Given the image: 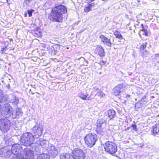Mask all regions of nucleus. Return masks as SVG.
<instances>
[{"instance_id":"a19ab883","label":"nucleus","mask_w":159,"mask_h":159,"mask_svg":"<svg viewBox=\"0 0 159 159\" xmlns=\"http://www.w3.org/2000/svg\"><path fill=\"white\" fill-rule=\"evenodd\" d=\"M130 97V95H126V97L127 98H128V97Z\"/></svg>"},{"instance_id":"20e7f679","label":"nucleus","mask_w":159,"mask_h":159,"mask_svg":"<svg viewBox=\"0 0 159 159\" xmlns=\"http://www.w3.org/2000/svg\"><path fill=\"white\" fill-rule=\"evenodd\" d=\"M34 140V136L30 132L25 133L22 135L20 139L21 143L25 146H32Z\"/></svg>"},{"instance_id":"79ce46f5","label":"nucleus","mask_w":159,"mask_h":159,"mask_svg":"<svg viewBox=\"0 0 159 159\" xmlns=\"http://www.w3.org/2000/svg\"><path fill=\"white\" fill-rule=\"evenodd\" d=\"M31 94H34V93H31Z\"/></svg>"},{"instance_id":"cd10ccee","label":"nucleus","mask_w":159,"mask_h":159,"mask_svg":"<svg viewBox=\"0 0 159 159\" xmlns=\"http://www.w3.org/2000/svg\"><path fill=\"white\" fill-rule=\"evenodd\" d=\"M3 97V92L2 90L0 89V103L1 102Z\"/></svg>"},{"instance_id":"9d476101","label":"nucleus","mask_w":159,"mask_h":159,"mask_svg":"<svg viewBox=\"0 0 159 159\" xmlns=\"http://www.w3.org/2000/svg\"><path fill=\"white\" fill-rule=\"evenodd\" d=\"M48 153L51 157H55L58 155V151L57 148L53 145H48Z\"/></svg>"},{"instance_id":"7c9ffc66","label":"nucleus","mask_w":159,"mask_h":159,"mask_svg":"<svg viewBox=\"0 0 159 159\" xmlns=\"http://www.w3.org/2000/svg\"><path fill=\"white\" fill-rule=\"evenodd\" d=\"M120 40H121V41H120V42H122L123 43H121V44H124L125 42V40L124 39L122 35L120 34Z\"/></svg>"},{"instance_id":"6e6552de","label":"nucleus","mask_w":159,"mask_h":159,"mask_svg":"<svg viewBox=\"0 0 159 159\" xmlns=\"http://www.w3.org/2000/svg\"><path fill=\"white\" fill-rule=\"evenodd\" d=\"M72 155L74 159H84L85 154L83 151L78 148H76L72 151Z\"/></svg>"},{"instance_id":"f8f14e48","label":"nucleus","mask_w":159,"mask_h":159,"mask_svg":"<svg viewBox=\"0 0 159 159\" xmlns=\"http://www.w3.org/2000/svg\"><path fill=\"white\" fill-rule=\"evenodd\" d=\"M95 52L96 54L98 55L100 57L104 56V50L101 46H98L96 47Z\"/></svg>"},{"instance_id":"6ab92c4d","label":"nucleus","mask_w":159,"mask_h":159,"mask_svg":"<svg viewBox=\"0 0 159 159\" xmlns=\"http://www.w3.org/2000/svg\"><path fill=\"white\" fill-rule=\"evenodd\" d=\"M94 3L88 4L85 6L84 8V11L85 12H88L91 10L92 7Z\"/></svg>"},{"instance_id":"9b49d317","label":"nucleus","mask_w":159,"mask_h":159,"mask_svg":"<svg viewBox=\"0 0 159 159\" xmlns=\"http://www.w3.org/2000/svg\"><path fill=\"white\" fill-rule=\"evenodd\" d=\"M21 147L20 144H15L13 145L11 148V152L14 155H17V157L21 156L22 154H19Z\"/></svg>"},{"instance_id":"e433bc0d","label":"nucleus","mask_w":159,"mask_h":159,"mask_svg":"<svg viewBox=\"0 0 159 159\" xmlns=\"http://www.w3.org/2000/svg\"><path fill=\"white\" fill-rule=\"evenodd\" d=\"M8 0H4V1H3V2H2V1H1V2L2 3V2H3V3H5L6 2H8Z\"/></svg>"},{"instance_id":"39448f33","label":"nucleus","mask_w":159,"mask_h":159,"mask_svg":"<svg viewBox=\"0 0 159 159\" xmlns=\"http://www.w3.org/2000/svg\"><path fill=\"white\" fill-rule=\"evenodd\" d=\"M106 123L105 120L102 119L98 120L96 122V131L98 134H104L106 129Z\"/></svg>"},{"instance_id":"423d86ee","label":"nucleus","mask_w":159,"mask_h":159,"mask_svg":"<svg viewBox=\"0 0 159 159\" xmlns=\"http://www.w3.org/2000/svg\"><path fill=\"white\" fill-rule=\"evenodd\" d=\"M97 139V135L91 133L88 134L84 138L85 143L90 148L92 147L95 144Z\"/></svg>"},{"instance_id":"473e14b6","label":"nucleus","mask_w":159,"mask_h":159,"mask_svg":"<svg viewBox=\"0 0 159 159\" xmlns=\"http://www.w3.org/2000/svg\"><path fill=\"white\" fill-rule=\"evenodd\" d=\"M114 35L118 38H119V32L117 31H116L114 33Z\"/></svg>"},{"instance_id":"f704fd0d","label":"nucleus","mask_w":159,"mask_h":159,"mask_svg":"<svg viewBox=\"0 0 159 159\" xmlns=\"http://www.w3.org/2000/svg\"><path fill=\"white\" fill-rule=\"evenodd\" d=\"M4 50V48L3 47H2L0 50V52L1 53H3V51Z\"/></svg>"},{"instance_id":"393cba45","label":"nucleus","mask_w":159,"mask_h":159,"mask_svg":"<svg viewBox=\"0 0 159 159\" xmlns=\"http://www.w3.org/2000/svg\"><path fill=\"white\" fill-rule=\"evenodd\" d=\"M100 89H99L98 87H93L92 89V93H96V95H97L98 93L100 92Z\"/></svg>"},{"instance_id":"2f4dec72","label":"nucleus","mask_w":159,"mask_h":159,"mask_svg":"<svg viewBox=\"0 0 159 159\" xmlns=\"http://www.w3.org/2000/svg\"><path fill=\"white\" fill-rule=\"evenodd\" d=\"M146 43H143L142 44L140 47V49L142 50H144L146 47Z\"/></svg>"},{"instance_id":"412c9836","label":"nucleus","mask_w":159,"mask_h":159,"mask_svg":"<svg viewBox=\"0 0 159 159\" xmlns=\"http://www.w3.org/2000/svg\"><path fill=\"white\" fill-rule=\"evenodd\" d=\"M113 93L114 95H118L119 94V86H117L113 89Z\"/></svg>"},{"instance_id":"ea45409f","label":"nucleus","mask_w":159,"mask_h":159,"mask_svg":"<svg viewBox=\"0 0 159 159\" xmlns=\"http://www.w3.org/2000/svg\"><path fill=\"white\" fill-rule=\"evenodd\" d=\"M98 66H100V68H101V65L100 64H98Z\"/></svg>"},{"instance_id":"4c0bfd02","label":"nucleus","mask_w":159,"mask_h":159,"mask_svg":"<svg viewBox=\"0 0 159 159\" xmlns=\"http://www.w3.org/2000/svg\"><path fill=\"white\" fill-rule=\"evenodd\" d=\"M88 2L90 3L91 2H92L94 1V0H86Z\"/></svg>"},{"instance_id":"c756f323","label":"nucleus","mask_w":159,"mask_h":159,"mask_svg":"<svg viewBox=\"0 0 159 159\" xmlns=\"http://www.w3.org/2000/svg\"><path fill=\"white\" fill-rule=\"evenodd\" d=\"M34 11V10L32 9L29 10H28V13L29 15V16L30 17L32 16V13Z\"/></svg>"},{"instance_id":"ddd939ff","label":"nucleus","mask_w":159,"mask_h":159,"mask_svg":"<svg viewBox=\"0 0 159 159\" xmlns=\"http://www.w3.org/2000/svg\"><path fill=\"white\" fill-rule=\"evenodd\" d=\"M140 26L141 31L142 32V34L146 36H148L149 32V31L148 30V27L147 25L144 26L142 24H140Z\"/></svg>"},{"instance_id":"aec40b11","label":"nucleus","mask_w":159,"mask_h":159,"mask_svg":"<svg viewBox=\"0 0 159 159\" xmlns=\"http://www.w3.org/2000/svg\"><path fill=\"white\" fill-rule=\"evenodd\" d=\"M108 116L110 119H112L114 118L115 116V111L112 110H109L107 111Z\"/></svg>"},{"instance_id":"b1692460","label":"nucleus","mask_w":159,"mask_h":159,"mask_svg":"<svg viewBox=\"0 0 159 159\" xmlns=\"http://www.w3.org/2000/svg\"><path fill=\"white\" fill-rule=\"evenodd\" d=\"M40 145L43 148H45L48 145V142L45 140H41L40 142Z\"/></svg>"},{"instance_id":"4468645a","label":"nucleus","mask_w":159,"mask_h":159,"mask_svg":"<svg viewBox=\"0 0 159 159\" xmlns=\"http://www.w3.org/2000/svg\"><path fill=\"white\" fill-rule=\"evenodd\" d=\"M100 38L101 39V41L104 43L106 44L109 47H111V44L109 39H108L103 35H100Z\"/></svg>"},{"instance_id":"a211bd4d","label":"nucleus","mask_w":159,"mask_h":159,"mask_svg":"<svg viewBox=\"0 0 159 159\" xmlns=\"http://www.w3.org/2000/svg\"><path fill=\"white\" fill-rule=\"evenodd\" d=\"M10 102L12 103V104L17 105L19 102V99L14 95H11V98L10 100Z\"/></svg>"},{"instance_id":"37998d69","label":"nucleus","mask_w":159,"mask_h":159,"mask_svg":"<svg viewBox=\"0 0 159 159\" xmlns=\"http://www.w3.org/2000/svg\"><path fill=\"white\" fill-rule=\"evenodd\" d=\"M25 16H27L26 14H25Z\"/></svg>"},{"instance_id":"f03ea898","label":"nucleus","mask_w":159,"mask_h":159,"mask_svg":"<svg viewBox=\"0 0 159 159\" xmlns=\"http://www.w3.org/2000/svg\"><path fill=\"white\" fill-rule=\"evenodd\" d=\"M66 7L61 4H56L52 11V17L53 21L60 22L63 20L62 15L67 12Z\"/></svg>"},{"instance_id":"0eeeda50","label":"nucleus","mask_w":159,"mask_h":159,"mask_svg":"<svg viewBox=\"0 0 159 159\" xmlns=\"http://www.w3.org/2000/svg\"><path fill=\"white\" fill-rule=\"evenodd\" d=\"M104 148L105 151L110 154H114L117 150V146L116 144L110 142L105 143Z\"/></svg>"},{"instance_id":"bb28decb","label":"nucleus","mask_w":159,"mask_h":159,"mask_svg":"<svg viewBox=\"0 0 159 159\" xmlns=\"http://www.w3.org/2000/svg\"><path fill=\"white\" fill-rule=\"evenodd\" d=\"M11 153H12L11 151V152L10 150L8 151L7 149V151H6L4 157H10V155L11 154Z\"/></svg>"},{"instance_id":"58836bf2","label":"nucleus","mask_w":159,"mask_h":159,"mask_svg":"<svg viewBox=\"0 0 159 159\" xmlns=\"http://www.w3.org/2000/svg\"><path fill=\"white\" fill-rule=\"evenodd\" d=\"M155 56L157 57L159 56V54H157L155 55Z\"/></svg>"},{"instance_id":"2eb2a0df","label":"nucleus","mask_w":159,"mask_h":159,"mask_svg":"<svg viewBox=\"0 0 159 159\" xmlns=\"http://www.w3.org/2000/svg\"><path fill=\"white\" fill-rule=\"evenodd\" d=\"M23 113L22 111L21 110L20 108H17L16 109V113L15 114H13L12 118H16L21 116L23 115Z\"/></svg>"},{"instance_id":"1a4fd4ad","label":"nucleus","mask_w":159,"mask_h":159,"mask_svg":"<svg viewBox=\"0 0 159 159\" xmlns=\"http://www.w3.org/2000/svg\"><path fill=\"white\" fill-rule=\"evenodd\" d=\"M33 130L34 134V136L37 138L42 135L43 130V127L39 124H36L33 127Z\"/></svg>"},{"instance_id":"72a5a7b5","label":"nucleus","mask_w":159,"mask_h":159,"mask_svg":"<svg viewBox=\"0 0 159 159\" xmlns=\"http://www.w3.org/2000/svg\"><path fill=\"white\" fill-rule=\"evenodd\" d=\"M131 127H132L133 129L134 130H137V127L135 125H132Z\"/></svg>"},{"instance_id":"7ed1b4c3","label":"nucleus","mask_w":159,"mask_h":159,"mask_svg":"<svg viewBox=\"0 0 159 159\" xmlns=\"http://www.w3.org/2000/svg\"><path fill=\"white\" fill-rule=\"evenodd\" d=\"M38 144H32L29 148H25L23 156L29 159H33L34 154H38L39 152Z\"/></svg>"},{"instance_id":"f3484780","label":"nucleus","mask_w":159,"mask_h":159,"mask_svg":"<svg viewBox=\"0 0 159 159\" xmlns=\"http://www.w3.org/2000/svg\"><path fill=\"white\" fill-rule=\"evenodd\" d=\"M152 130V133L153 135L155 136L156 134H159V125H155L153 127Z\"/></svg>"},{"instance_id":"c85d7f7f","label":"nucleus","mask_w":159,"mask_h":159,"mask_svg":"<svg viewBox=\"0 0 159 159\" xmlns=\"http://www.w3.org/2000/svg\"><path fill=\"white\" fill-rule=\"evenodd\" d=\"M97 95L101 97H103L105 96V94L103 93L102 91L100 90V92L98 93Z\"/></svg>"},{"instance_id":"5701e85b","label":"nucleus","mask_w":159,"mask_h":159,"mask_svg":"<svg viewBox=\"0 0 159 159\" xmlns=\"http://www.w3.org/2000/svg\"><path fill=\"white\" fill-rule=\"evenodd\" d=\"M70 157V155L66 153H61L60 156V159H69Z\"/></svg>"},{"instance_id":"f257e3e1","label":"nucleus","mask_w":159,"mask_h":159,"mask_svg":"<svg viewBox=\"0 0 159 159\" xmlns=\"http://www.w3.org/2000/svg\"><path fill=\"white\" fill-rule=\"evenodd\" d=\"M13 115V108L8 103L5 105L4 111L0 112V129L2 131H7L9 129V126L8 124V120L5 118L9 117Z\"/></svg>"},{"instance_id":"dca6fc26","label":"nucleus","mask_w":159,"mask_h":159,"mask_svg":"<svg viewBox=\"0 0 159 159\" xmlns=\"http://www.w3.org/2000/svg\"><path fill=\"white\" fill-rule=\"evenodd\" d=\"M79 96L81 99L85 100H90V97L89 96V94L87 93L85 94L83 93H81L79 94Z\"/></svg>"},{"instance_id":"a878e982","label":"nucleus","mask_w":159,"mask_h":159,"mask_svg":"<svg viewBox=\"0 0 159 159\" xmlns=\"http://www.w3.org/2000/svg\"><path fill=\"white\" fill-rule=\"evenodd\" d=\"M7 151V148L5 147L0 149V155L1 157L4 156Z\"/></svg>"},{"instance_id":"c9c22d12","label":"nucleus","mask_w":159,"mask_h":159,"mask_svg":"<svg viewBox=\"0 0 159 159\" xmlns=\"http://www.w3.org/2000/svg\"><path fill=\"white\" fill-rule=\"evenodd\" d=\"M32 0H26V3H29Z\"/></svg>"},{"instance_id":"4be33fe9","label":"nucleus","mask_w":159,"mask_h":159,"mask_svg":"<svg viewBox=\"0 0 159 159\" xmlns=\"http://www.w3.org/2000/svg\"><path fill=\"white\" fill-rule=\"evenodd\" d=\"M37 159H50L49 155L44 153L40 155L37 157Z\"/></svg>"}]
</instances>
